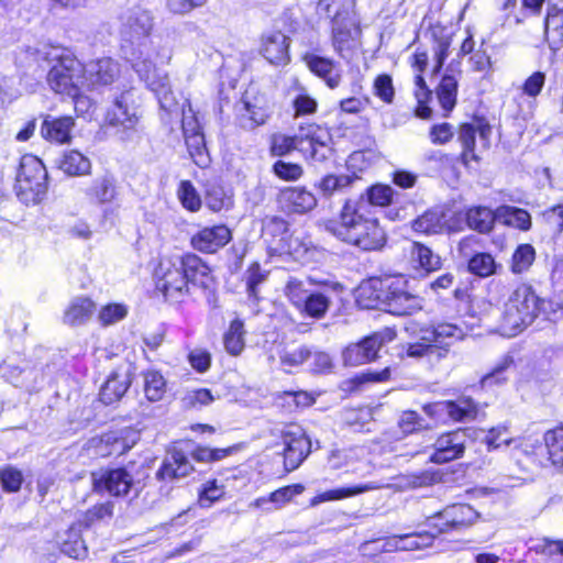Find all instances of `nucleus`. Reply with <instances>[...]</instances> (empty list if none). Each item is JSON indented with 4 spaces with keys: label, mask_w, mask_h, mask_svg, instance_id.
I'll list each match as a JSON object with an SVG mask.
<instances>
[{
    "label": "nucleus",
    "mask_w": 563,
    "mask_h": 563,
    "mask_svg": "<svg viewBox=\"0 0 563 563\" xmlns=\"http://www.w3.org/2000/svg\"><path fill=\"white\" fill-rule=\"evenodd\" d=\"M358 202L346 200L340 213V222L328 225L335 236L363 251H378L386 243V233L377 220L364 218Z\"/></svg>",
    "instance_id": "nucleus-1"
},
{
    "label": "nucleus",
    "mask_w": 563,
    "mask_h": 563,
    "mask_svg": "<svg viewBox=\"0 0 563 563\" xmlns=\"http://www.w3.org/2000/svg\"><path fill=\"white\" fill-rule=\"evenodd\" d=\"M317 13L329 21L334 51L342 58H350L357 47L361 30L358 27L353 0H320Z\"/></svg>",
    "instance_id": "nucleus-2"
},
{
    "label": "nucleus",
    "mask_w": 563,
    "mask_h": 563,
    "mask_svg": "<svg viewBox=\"0 0 563 563\" xmlns=\"http://www.w3.org/2000/svg\"><path fill=\"white\" fill-rule=\"evenodd\" d=\"M544 302L531 286L519 285L504 305L499 333L512 338L522 332L538 318Z\"/></svg>",
    "instance_id": "nucleus-3"
},
{
    "label": "nucleus",
    "mask_w": 563,
    "mask_h": 563,
    "mask_svg": "<svg viewBox=\"0 0 563 563\" xmlns=\"http://www.w3.org/2000/svg\"><path fill=\"white\" fill-rule=\"evenodd\" d=\"M464 335L461 327L446 322L421 329L419 340L407 345L406 355L412 358L426 357L430 363L440 362L449 355L450 347Z\"/></svg>",
    "instance_id": "nucleus-4"
},
{
    "label": "nucleus",
    "mask_w": 563,
    "mask_h": 563,
    "mask_svg": "<svg viewBox=\"0 0 563 563\" xmlns=\"http://www.w3.org/2000/svg\"><path fill=\"white\" fill-rule=\"evenodd\" d=\"M47 58L54 62L47 74V84L56 93L73 95L84 85V65L68 52L53 47Z\"/></svg>",
    "instance_id": "nucleus-5"
},
{
    "label": "nucleus",
    "mask_w": 563,
    "mask_h": 563,
    "mask_svg": "<svg viewBox=\"0 0 563 563\" xmlns=\"http://www.w3.org/2000/svg\"><path fill=\"white\" fill-rule=\"evenodd\" d=\"M375 298L387 312L395 316H407L420 311L423 299L407 290L402 278H387L373 282Z\"/></svg>",
    "instance_id": "nucleus-6"
},
{
    "label": "nucleus",
    "mask_w": 563,
    "mask_h": 563,
    "mask_svg": "<svg viewBox=\"0 0 563 563\" xmlns=\"http://www.w3.org/2000/svg\"><path fill=\"white\" fill-rule=\"evenodd\" d=\"M47 172L42 161L32 155H23L20 159L15 178L16 196L24 203H37L47 189Z\"/></svg>",
    "instance_id": "nucleus-7"
},
{
    "label": "nucleus",
    "mask_w": 563,
    "mask_h": 563,
    "mask_svg": "<svg viewBox=\"0 0 563 563\" xmlns=\"http://www.w3.org/2000/svg\"><path fill=\"white\" fill-rule=\"evenodd\" d=\"M92 489L97 493H108L114 497H126L130 493L135 496L140 492L133 475L123 467L100 468L91 473Z\"/></svg>",
    "instance_id": "nucleus-8"
},
{
    "label": "nucleus",
    "mask_w": 563,
    "mask_h": 563,
    "mask_svg": "<svg viewBox=\"0 0 563 563\" xmlns=\"http://www.w3.org/2000/svg\"><path fill=\"white\" fill-rule=\"evenodd\" d=\"M156 289L170 301L188 292V283L177 257L162 260L155 272Z\"/></svg>",
    "instance_id": "nucleus-9"
},
{
    "label": "nucleus",
    "mask_w": 563,
    "mask_h": 563,
    "mask_svg": "<svg viewBox=\"0 0 563 563\" xmlns=\"http://www.w3.org/2000/svg\"><path fill=\"white\" fill-rule=\"evenodd\" d=\"M479 515L467 504H454L428 520V526L438 528V532L461 531L473 526Z\"/></svg>",
    "instance_id": "nucleus-10"
},
{
    "label": "nucleus",
    "mask_w": 563,
    "mask_h": 563,
    "mask_svg": "<svg viewBox=\"0 0 563 563\" xmlns=\"http://www.w3.org/2000/svg\"><path fill=\"white\" fill-rule=\"evenodd\" d=\"M106 124L120 131L133 130L139 117L133 100V90L126 89L118 96L106 114Z\"/></svg>",
    "instance_id": "nucleus-11"
},
{
    "label": "nucleus",
    "mask_w": 563,
    "mask_h": 563,
    "mask_svg": "<svg viewBox=\"0 0 563 563\" xmlns=\"http://www.w3.org/2000/svg\"><path fill=\"white\" fill-rule=\"evenodd\" d=\"M284 444L285 468L290 472L296 470L310 453V440L298 426L286 427L282 431Z\"/></svg>",
    "instance_id": "nucleus-12"
},
{
    "label": "nucleus",
    "mask_w": 563,
    "mask_h": 563,
    "mask_svg": "<svg viewBox=\"0 0 563 563\" xmlns=\"http://www.w3.org/2000/svg\"><path fill=\"white\" fill-rule=\"evenodd\" d=\"M472 432L471 429H457L440 435L434 442V452L430 461L442 464L461 457Z\"/></svg>",
    "instance_id": "nucleus-13"
},
{
    "label": "nucleus",
    "mask_w": 563,
    "mask_h": 563,
    "mask_svg": "<svg viewBox=\"0 0 563 563\" xmlns=\"http://www.w3.org/2000/svg\"><path fill=\"white\" fill-rule=\"evenodd\" d=\"M41 118L40 135L43 140L56 145L69 144L71 142L73 131L76 125V121L71 115L57 117L42 113Z\"/></svg>",
    "instance_id": "nucleus-14"
},
{
    "label": "nucleus",
    "mask_w": 563,
    "mask_h": 563,
    "mask_svg": "<svg viewBox=\"0 0 563 563\" xmlns=\"http://www.w3.org/2000/svg\"><path fill=\"white\" fill-rule=\"evenodd\" d=\"M386 336L388 341L391 340L389 334L374 333L358 343L350 344L343 351L344 363L350 366H357L375 360L378 351L386 342Z\"/></svg>",
    "instance_id": "nucleus-15"
},
{
    "label": "nucleus",
    "mask_w": 563,
    "mask_h": 563,
    "mask_svg": "<svg viewBox=\"0 0 563 563\" xmlns=\"http://www.w3.org/2000/svg\"><path fill=\"white\" fill-rule=\"evenodd\" d=\"M290 40L279 30H269L261 37L260 52L272 65L285 66L289 63Z\"/></svg>",
    "instance_id": "nucleus-16"
},
{
    "label": "nucleus",
    "mask_w": 563,
    "mask_h": 563,
    "mask_svg": "<svg viewBox=\"0 0 563 563\" xmlns=\"http://www.w3.org/2000/svg\"><path fill=\"white\" fill-rule=\"evenodd\" d=\"M120 74L119 63L110 57L91 60L84 66V81L92 88L113 84Z\"/></svg>",
    "instance_id": "nucleus-17"
},
{
    "label": "nucleus",
    "mask_w": 563,
    "mask_h": 563,
    "mask_svg": "<svg viewBox=\"0 0 563 563\" xmlns=\"http://www.w3.org/2000/svg\"><path fill=\"white\" fill-rule=\"evenodd\" d=\"M194 472V466L187 454L177 446H173L158 468L156 476L162 481H178Z\"/></svg>",
    "instance_id": "nucleus-18"
},
{
    "label": "nucleus",
    "mask_w": 563,
    "mask_h": 563,
    "mask_svg": "<svg viewBox=\"0 0 563 563\" xmlns=\"http://www.w3.org/2000/svg\"><path fill=\"white\" fill-rule=\"evenodd\" d=\"M232 239V233L227 225H213L200 229L191 236V245L202 253H216L225 246Z\"/></svg>",
    "instance_id": "nucleus-19"
},
{
    "label": "nucleus",
    "mask_w": 563,
    "mask_h": 563,
    "mask_svg": "<svg viewBox=\"0 0 563 563\" xmlns=\"http://www.w3.org/2000/svg\"><path fill=\"white\" fill-rule=\"evenodd\" d=\"M153 26V18L150 11L134 8L129 11L123 20L121 35L128 42L145 41Z\"/></svg>",
    "instance_id": "nucleus-20"
},
{
    "label": "nucleus",
    "mask_w": 563,
    "mask_h": 563,
    "mask_svg": "<svg viewBox=\"0 0 563 563\" xmlns=\"http://www.w3.org/2000/svg\"><path fill=\"white\" fill-rule=\"evenodd\" d=\"M130 60L140 79L143 80L148 88L158 84L162 77H168L167 74L156 69L151 58L150 47L145 42H140L139 47L132 51Z\"/></svg>",
    "instance_id": "nucleus-21"
},
{
    "label": "nucleus",
    "mask_w": 563,
    "mask_h": 563,
    "mask_svg": "<svg viewBox=\"0 0 563 563\" xmlns=\"http://www.w3.org/2000/svg\"><path fill=\"white\" fill-rule=\"evenodd\" d=\"M490 126L488 124L478 123L477 125L464 123L460 126L459 141L462 144L463 152L461 154L462 162L467 165L470 161H477L478 157L474 152L475 139L478 134L483 146L486 147L490 135Z\"/></svg>",
    "instance_id": "nucleus-22"
},
{
    "label": "nucleus",
    "mask_w": 563,
    "mask_h": 563,
    "mask_svg": "<svg viewBox=\"0 0 563 563\" xmlns=\"http://www.w3.org/2000/svg\"><path fill=\"white\" fill-rule=\"evenodd\" d=\"M302 59L309 70L324 80L328 87L331 89L339 87L342 79V71L336 63L314 53H306Z\"/></svg>",
    "instance_id": "nucleus-23"
},
{
    "label": "nucleus",
    "mask_w": 563,
    "mask_h": 563,
    "mask_svg": "<svg viewBox=\"0 0 563 563\" xmlns=\"http://www.w3.org/2000/svg\"><path fill=\"white\" fill-rule=\"evenodd\" d=\"M236 123L244 130H254L266 123L269 118L268 109L260 100L243 99L235 106Z\"/></svg>",
    "instance_id": "nucleus-24"
},
{
    "label": "nucleus",
    "mask_w": 563,
    "mask_h": 563,
    "mask_svg": "<svg viewBox=\"0 0 563 563\" xmlns=\"http://www.w3.org/2000/svg\"><path fill=\"white\" fill-rule=\"evenodd\" d=\"M284 209L294 213H306L317 206V198L305 187H287L279 194Z\"/></svg>",
    "instance_id": "nucleus-25"
},
{
    "label": "nucleus",
    "mask_w": 563,
    "mask_h": 563,
    "mask_svg": "<svg viewBox=\"0 0 563 563\" xmlns=\"http://www.w3.org/2000/svg\"><path fill=\"white\" fill-rule=\"evenodd\" d=\"M150 89L155 93L158 100L162 121L170 123L174 117L179 114L180 108L170 88L168 77H162L161 81Z\"/></svg>",
    "instance_id": "nucleus-26"
},
{
    "label": "nucleus",
    "mask_w": 563,
    "mask_h": 563,
    "mask_svg": "<svg viewBox=\"0 0 563 563\" xmlns=\"http://www.w3.org/2000/svg\"><path fill=\"white\" fill-rule=\"evenodd\" d=\"M305 490L303 485L294 484L276 489L267 497L256 498L251 506L262 508L265 511H274L280 509L289 503L295 496L300 495Z\"/></svg>",
    "instance_id": "nucleus-27"
},
{
    "label": "nucleus",
    "mask_w": 563,
    "mask_h": 563,
    "mask_svg": "<svg viewBox=\"0 0 563 563\" xmlns=\"http://www.w3.org/2000/svg\"><path fill=\"white\" fill-rule=\"evenodd\" d=\"M82 522L71 525L66 531L58 536L60 551L73 559H84L87 555V547L81 539Z\"/></svg>",
    "instance_id": "nucleus-28"
},
{
    "label": "nucleus",
    "mask_w": 563,
    "mask_h": 563,
    "mask_svg": "<svg viewBox=\"0 0 563 563\" xmlns=\"http://www.w3.org/2000/svg\"><path fill=\"white\" fill-rule=\"evenodd\" d=\"M96 311V303L88 297L78 296L71 299L64 312V323L81 325L88 322Z\"/></svg>",
    "instance_id": "nucleus-29"
},
{
    "label": "nucleus",
    "mask_w": 563,
    "mask_h": 563,
    "mask_svg": "<svg viewBox=\"0 0 563 563\" xmlns=\"http://www.w3.org/2000/svg\"><path fill=\"white\" fill-rule=\"evenodd\" d=\"M300 136H302L303 146L308 148L311 157L316 161L325 158V151H328L327 141L329 134L314 124L308 128H300Z\"/></svg>",
    "instance_id": "nucleus-30"
},
{
    "label": "nucleus",
    "mask_w": 563,
    "mask_h": 563,
    "mask_svg": "<svg viewBox=\"0 0 563 563\" xmlns=\"http://www.w3.org/2000/svg\"><path fill=\"white\" fill-rule=\"evenodd\" d=\"M131 384V377L128 371L113 372L100 390V400L106 405H110L119 400L128 390Z\"/></svg>",
    "instance_id": "nucleus-31"
},
{
    "label": "nucleus",
    "mask_w": 563,
    "mask_h": 563,
    "mask_svg": "<svg viewBox=\"0 0 563 563\" xmlns=\"http://www.w3.org/2000/svg\"><path fill=\"white\" fill-rule=\"evenodd\" d=\"M177 258L183 266V272L188 284L206 285L205 279L208 277L210 268L198 255L188 253L184 256H177Z\"/></svg>",
    "instance_id": "nucleus-32"
},
{
    "label": "nucleus",
    "mask_w": 563,
    "mask_h": 563,
    "mask_svg": "<svg viewBox=\"0 0 563 563\" xmlns=\"http://www.w3.org/2000/svg\"><path fill=\"white\" fill-rule=\"evenodd\" d=\"M86 196L96 203L112 202L117 196L115 180L110 175H103L92 180L86 189Z\"/></svg>",
    "instance_id": "nucleus-33"
},
{
    "label": "nucleus",
    "mask_w": 563,
    "mask_h": 563,
    "mask_svg": "<svg viewBox=\"0 0 563 563\" xmlns=\"http://www.w3.org/2000/svg\"><path fill=\"white\" fill-rule=\"evenodd\" d=\"M460 71L450 70L443 75L438 88L437 96L442 109L445 112L452 111L456 104Z\"/></svg>",
    "instance_id": "nucleus-34"
},
{
    "label": "nucleus",
    "mask_w": 563,
    "mask_h": 563,
    "mask_svg": "<svg viewBox=\"0 0 563 563\" xmlns=\"http://www.w3.org/2000/svg\"><path fill=\"white\" fill-rule=\"evenodd\" d=\"M329 287L323 290L311 291L300 307L299 311L313 319H322L331 306Z\"/></svg>",
    "instance_id": "nucleus-35"
},
{
    "label": "nucleus",
    "mask_w": 563,
    "mask_h": 563,
    "mask_svg": "<svg viewBox=\"0 0 563 563\" xmlns=\"http://www.w3.org/2000/svg\"><path fill=\"white\" fill-rule=\"evenodd\" d=\"M380 487H382L380 484H377L375 482H369L366 484H361V485H356V486H352V487H342V488L331 489V490H327L322 494L314 496L310 500V505L312 507H314L321 503L352 497V496L363 494V493H366L369 490L378 489Z\"/></svg>",
    "instance_id": "nucleus-36"
},
{
    "label": "nucleus",
    "mask_w": 563,
    "mask_h": 563,
    "mask_svg": "<svg viewBox=\"0 0 563 563\" xmlns=\"http://www.w3.org/2000/svg\"><path fill=\"white\" fill-rule=\"evenodd\" d=\"M445 223L444 212L439 209H432L417 218L412 223V229L416 232L437 234L444 230Z\"/></svg>",
    "instance_id": "nucleus-37"
},
{
    "label": "nucleus",
    "mask_w": 563,
    "mask_h": 563,
    "mask_svg": "<svg viewBox=\"0 0 563 563\" xmlns=\"http://www.w3.org/2000/svg\"><path fill=\"white\" fill-rule=\"evenodd\" d=\"M58 167L69 176H80L90 172L91 163L80 152L69 151L63 155Z\"/></svg>",
    "instance_id": "nucleus-38"
},
{
    "label": "nucleus",
    "mask_w": 563,
    "mask_h": 563,
    "mask_svg": "<svg viewBox=\"0 0 563 563\" xmlns=\"http://www.w3.org/2000/svg\"><path fill=\"white\" fill-rule=\"evenodd\" d=\"M439 406H441L454 421L472 420L475 419L477 415V406L471 398L446 401Z\"/></svg>",
    "instance_id": "nucleus-39"
},
{
    "label": "nucleus",
    "mask_w": 563,
    "mask_h": 563,
    "mask_svg": "<svg viewBox=\"0 0 563 563\" xmlns=\"http://www.w3.org/2000/svg\"><path fill=\"white\" fill-rule=\"evenodd\" d=\"M466 222L471 229L487 233L494 227L495 213L486 207H474L467 211Z\"/></svg>",
    "instance_id": "nucleus-40"
},
{
    "label": "nucleus",
    "mask_w": 563,
    "mask_h": 563,
    "mask_svg": "<svg viewBox=\"0 0 563 563\" xmlns=\"http://www.w3.org/2000/svg\"><path fill=\"white\" fill-rule=\"evenodd\" d=\"M184 139L188 153L194 163L201 168L207 167L210 164V156L206 147L203 132L199 134H191L190 136H186Z\"/></svg>",
    "instance_id": "nucleus-41"
},
{
    "label": "nucleus",
    "mask_w": 563,
    "mask_h": 563,
    "mask_svg": "<svg viewBox=\"0 0 563 563\" xmlns=\"http://www.w3.org/2000/svg\"><path fill=\"white\" fill-rule=\"evenodd\" d=\"M407 251H409L411 257L426 271H435L441 266L440 256L419 242H410Z\"/></svg>",
    "instance_id": "nucleus-42"
},
{
    "label": "nucleus",
    "mask_w": 563,
    "mask_h": 563,
    "mask_svg": "<svg viewBox=\"0 0 563 563\" xmlns=\"http://www.w3.org/2000/svg\"><path fill=\"white\" fill-rule=\"evenodd\" d=\"M244 323L240 319H234L223 338L224 347L228 353L239 355L244 350Z\"/></svg>",
    "instance_id": "nucleus-43"
},
{
    "label": "nucleus",
    "mask_w": 563,
    "mask_h": 563,
    "mask_svg": "<svg viewBox=\"0 0 563 563\" xmlns=\"http://www.w3.org/2000/svg\"><path fill=\"white\" fill-rule=\"evenodd\" d=\"M499 217L504 218L507 225L517 228L521 231H528L531 228L530 213L523 209L503 206L497 210Z\"/></svg>",
    "instance_id": "nucleus-44"
},
{
    "label": "nucleus",
    "mask_w": 563,
    "mask_h": 563,
    "mask_svg": "<svg viewBox=\"0 0 563 563\" xmlns=\"http://www.w3.org/2000/svg\"><path fill=\"white\" fill-rule=\"evenodd\" d=\"M296 148H299L303 152L308 151V148L303 146L302 136H300L299 133L294 136L275 134L272 137L271 151L273 155L284 156Z\"/></svg>",
    "instance_id": "nucleus-45"
},
{
    "label": "nucleus",
    "mask_w": 563,
    "mask_h": 563,
    "mask_svg": "<svg viewBox=\"0 0 563 563\" xmlns=\"http://www.w3.org/2000/svg\"><path fill=\"white\" fill-rule=\"evenodd\" d=\"M544 442L552 464L563 470V429L548 431Z\"/></svg>",
    "instance_id": "nucleus-46"
},
{
    "label": "nucleus",
    "mask_w": 563,
    "mask_h": 563,
    "mask_svg": "<svg viewBox=\"0 0 563 563\" xmlns=\"http://www.w3.org/2000/svg\"><path fill=\"white\" fill-rule=\"evenodd\" d=\"M267 275L268 272L264 271L257 262L250 265L244 275L250 298L258 300V286L267 279Z\"/></svg>",
    "instance_id": "nucleus-47"
},
{
    "label": "nucleus",
    "mask_w": 563,
    "mask_h": 563,
    "mask_svg": "<svg viewBox=\"0 0 563 563\" xmlns=\"http://www.w3.org/2000/svg\"><path fill=\"white\" fill-rule=\"evenodd\" d=\"M496 262L488 253H477L468 261V269L479 277H488L496 272Z\"/></svg>",
    "instance_id": "nucleus-48"
},
{
    "label": "nucleus",
    "mask_w": 563,
    "mask_h": 563,
    "mask_svg": "<svg viewBox=\"0 0 563 563\" xmlns=\"http://www.w3.org/2000/svg\"><path fill=\"white\" fill-rule=\"evenodd\" d=\"M166 382L162 374L152 371L147 372L144 377V393L148 400L157 401L165 393Z\"/></svg>",
    "instance_id": "nucleus-49"
},
{
    "label": "nucleus",
    "mask_w": 563,
    "mask_h": 563,
    "mask_svg": "<svg viewBox=\"0 0 563 563\" xmlns=\"http://www.w3.org/2000/svg\"><path fill=\"white\" fill-rule=\"evenodd\" d=\"M353 183V177L349 175H327L318 184V188L324 197H331L333 194L343 190Z\"/></svg>",
    "instance_id": "nucleus-50"
},
{
    "label": "nucleus",
    "mask_w": 563,
    "mask_h": 563,
    "mask_svg": "<svg viewBox=\"0 0 563 563\" xmlns=\"http://www.w3.org/2000/svg\"><path fill=\"white\" fill-rule=\"evenodd\" d=\"M514 364V360L509 355H505L501 360L498 361V363L495 365V367L482 377L481 385L483 388L490 387L493 385H499L507 380V377L505 376V372Z\"/></svg>",
    "instance_id": "nucleus-51"
},
{
    "label": "nucleus",
    "mask_w": 563,
    "mask_h": 563,
    "mask_svg": "<svg viewBox=\"0 0 563 563\" xmlns=\"http://www.w3.org/2000/svg\"><path fill=\"white\" fill-rule=\"evenodd\" d=\"M310 292L305 288L303 282L297 277H289L284 288L285 296L298 310Z\"/></svg>",
    "instance_id": "nucleus-52"
},
{
    "label": "nucleus",
    "mask_w": 563,
    "mask_h": 563,
    "mask_svg": "<svg viewBox=\"0 0 563 563\" xmlns=\"http://www.w3.org/2000/svg\"><path fill=\"white\" fill-rule=\"evenodd\" d=\"M416 91L415 96L418 102L416 108V115L421 119H430L432 114L431 108L426 106V102L431 96V91L427 88L426 81L421 75H417L415 78Z\"/></svg>",
    "instance_id": "nucleus-53"
},
{
    "label": "nucleus",
    "mask_w": 563,
    "mask_h": 563,
    "mask_svg": "<svg viewBox=\"0 0 563 563\" xmlns=\"http://www.w3.org/2000/svg\"><path fill=\"white\" fill-rule=\"evenodd\" d=\"M536 257L534 249L530 244H521L512 255L511 269L516 274L527 271Z\"/></svg>",
    "instance_id": "nucleus-54"
},
{
    "label": "nucleus",
    "mask_w": 563,
    "mask_h": 563,
    "mask_svg": "<svg viewBox=\"0 0 563 563\" xmlns=\"http://www.w3.org/2000/svg\"><path fill=\"white\" fill-rule=\"evenodd\" d=\"M311 356V350L306 345L284 350L279 360L283 366L297 367L308 361Z\"/></svg>",
    "instance_id": "nucleus-55"
},
{
    "label": "nucleus",
    "mask_w": 563,
    "mask_h": 563,
    "mask_svg": "<svg viewBox=\"0 0 563 563\" xmlns=\"http://www.w3.org/2000/svg\"><path fill=\"white\" fill-rule=\"evenodd\" d=\"M394 192L390 186L377 184L369 187L365 195L372 206L386 207L391 203Z\"/></svg>",
    "instance_id": "nucleus-56"
},
{
    "label": "nucleus",
    "mask_w": 563,
    "mask_h": 563,
    "mask_svg": "<svg viewBox=\"0 0 563 563\" xmlns=\"http://www.w3.org/2000/svg\"><path fill=\"white\" fill-rule=\"evenodd\" d=\"M114 504L112 501H104L98 505H95L90 509H88L80 520L85 528L90 527L95 521L103 520L106 518H111L113 516Z\"/></svg>",
    "instance_id": "nucleus-57"
},
{
    "label": "nucleus",
    "mask_w": 563,
    "mask_h": 563,
    "mask_svg": "<svg viewBox=\"0 0 563 563\" xmlns=\"http://www.w3.org/2000/svg\"><path fill=\"white\" fill-rule=\"evenodd\" d=\"M126 314V306L122 303H109L100 309L98 319L102 325H111L123 320Z\"/></svg>",
    "instance_id": "nucleus-58"
},
{
    "label": "nucleus",
    "mask_w": 563,
    "mask_h": 563,
    "mask_svg": "<svg viewBox=\"0 0 563 563\" xmlns=\"http://www.w3.org/2000/svg\"><path fill=\"white\" fill-rule=\"evenodd\" d=\"M178 197L183 206L190 211H197L201 207L200 197L189 180H183L180 183Z\"/></svg>",
    "instance_id": "nucleus-59"
},
{
    "label": "nucleus",
    "mask_w": 563,
    "mask_h": 563,
    "mask_svg": "<svg viewBox=\"0 0 563 563\" xmlns=\"http://www.w3.org/2000/svg\"><path fill=\"white\" fill-rule=\"evenodd\" d=\"M183 120H181V129L184 137L190 136L191 134H199L202 132V129L199 124V121L196 117V113L192 110L191 103L189 100H186L181 107Z\"/></svg>",
    "instance_id": "nucleus-60"
},
{
    "label": "nucleus",
    "mask_w": 563,
    "mask_h": 563,
    "mask_svg": "<svg viewBox=\"0 0 563 563\" xmlns=\"http://www.w3.org/2000/svg\"><path fill=\"white\" fill-rule=\"evenodd\" d=\"M484 441L490 451L499 449L501 445L508 446L512 442V439L506 426H498L487 432Z\"/></svg>",
    "instance_id": "nucleus-61"
},
{
    "label": "nucleus",
    "mask_w": 563,
    "mask_h": 563,
    "mask_svg": "<svg viewBox=\"0 0 563 563\" xmlns=\"http://www.w3.org/2000/svg\"><path fill=\"white\" fill-rule=\"evenodd\" d=\"M224 495V488L217 484V481L207 482L199 492L198 503L202 508H209Z\"/></svg>",
    "instance_id": "nucleus-62"
},
{
    "label": "nucleus",
    "mask_w": 563,
    "mask_h": 563,
    "mask_svg": "<svg viewBox=\"0 0 563 563\" xmlns=\"http://www.w3.org/2000/svg\"><path fill=\"white\" fill-rule=\"evenodd\" d=\"M374 93L382 101L391 103L395 97L393 79L389 75H378L374 80Z\"/></svg>",
    "instance_id": "nucleus-63"
},
{
    "label": "nucleus",
    "mask_w": 563,
    "mask_h": 563,
    "mask_svg": "<svg viewBox=\"0 0 563 563\" xmlns=\"http://www.w3.org/2000/svg\"><path fill=\"white\" fill-rule=\"evenodd\" d=\"M542 219L553 232L561 233L563 231V202L544 210Z\"/></svg>",
    "instance_id": "nucleus-64"
}]
</instances>
